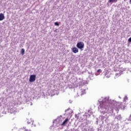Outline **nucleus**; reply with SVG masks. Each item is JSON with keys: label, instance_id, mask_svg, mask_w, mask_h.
I'll list each match as a JSON object with an SVG mask.
<instances>
[{"label": "nucleus", "instance_id": "7ed1b4c3", "mask_svg": "<svg viewBox=\"0 0 131 131\" xmlns=\"http://www.w3.org/2000/svg\"><path fill=\"white\" fill-rule=\"evenodd\" d=\"M70 119L68 118H66L64 121L62 122V123L61 124V126L65 125V124H67V123L68 121H69Z\"/></svg>", "mask_w": 131, "mask_h": 131}, {"label": "nucleus", "instance_id": "423d86ee", "mask_svg": "<svg viewBox=\"0 0 131 131\" xmlns=\"http://www.w3.org/2000/svg\"><path fill=\"white\" fill-rule=\"evenodd\" d=\"M5 19V15L3 13H0V21H3Z\"/></svg>", "mask_w": 131, "mask_h": 131}, {"label": "nucleus", "instance_id": "f257e3e1", "mask_svg": "<svg viewBox=\"0 0 131 131\" xmlns=\"http://www.w3.org/2000/svg\"><path fill=\"white\" fill-rule=\"evenodd\" d=\"M77 48L78 49H83L84 48V43L82 41H80L77 43Z\"/></svg>", "mask_w": 131, "mask_h": 131}, {"label": "nucleus", "instance_id": "20e7f679", "mask_svg": "<svg viewBox=\"0 0 131 131\" xmlns=\"http://www.w3.org/2000/svg\"><path fill=\"white\" fill-rule=\"evenodd\" d=\"M72 50L73 51V53H74V54L78 53V49H77L76 47L73 48Z\"/></svg>", "mask_w": 131, "mask_h": 131}, {"label": "nucleus", "instance_id": "9b49d317", "mask_svg": "<svg viewBox=\"0 0 131 131\" xmlns=\"http://www.w3.org/2000/svg\"><path fill=\"white\" fill-rule=\"evenodd\" d=\"M128 42H131V37L128 39Z\"/></svg>", "mask_w": 131, "mask_h": 131}, {"label": "nucleus", "instance_id": "f8f14e48", "mask_svg": "<svg viewBox=\"0 0 131 131\" xmlns=\"http://www.w3.org/2000/svg\"><path fill=\"white\" fill-rule=\"evenodd\" d=\"M100 71H101V69H99V70H97V72H100Z\"/></svg>", "mask_w": 131, "mask_h": 131}, {"label": "nucleus", "instance_id": "39448f33", "mask_svg": "<svg viewBox=\"0 0 131 131\" xmlns=\"http://www.w3.org/2000/svg\"><path fill=\"white\" fill-rule=\"evenodd\" d=\"M109 105V103L108 102H103L102 103V107L106 108H107V106Z\"/></svg>", "mask_w": 131, "mask_h": 131}, {"label": "nucleus", "instance_id": "f03ea898", "mask_svg": "<svg viewBox=\"0 0 131 131\" xmlns=\"http://www.w3.org/2000/svg\"><path fill=\"white\" fill-rule=\"evenodd\" d=\"M35 79H36V75H31L29 78V81L30 82H34V81H35Z\"/></svg>", "mask_w": 131, "mask_h": 131}, {"label": "nucleus", "instance_id": "2eb2a0df", "mask_svg": "<svg viewBox=\"0 0 131 131\" xmlns=\"http://www.w3.org/2000/svg\"><path fill=\"white\" fill-rule=\"evenodd\" d=\"M125 99H127V97H125Z\"/></svg>", "mask_w": 131, "mask_h": 131}, {"label": "nucleus", "instance_id": "0eeeda50", "mask_svg": "<svg viewBox=\"0 0 131 131\" xmlns=\"http://www.w3.org/2000/svg\"><path fill=\"white\" fill-rule=\"evenodd\" d=\"M20 54L21 55H24V54H25V50H24V49H21Z\"/></svg>", "mask_w": 131, "mask_h": 131}, {"label": "nucleus", "instance_id": "1a4fd4ad", "mask_svg": "<svg viewBox=\"0 0 131 131\" xmlns=\"http://www.w3.org/2000/svg\"><path fill=\"white\" fill-rule=\"evenodd\" d=\"M77 119H79V121H82V120H83V119H82V118H80L79 119V117H77Z\"/></svg>", "mask_w": 131, "mask_h": 131}, {"label": "nucleus", "instance_id": "ddd939ff", "mask_svg": "<svg viewBox=\"0 0 131 131\" xmlns=\"http://www.w3.org/2000/svg\"><path fill=\"white\" fill-rule=\"evenodd\" d=\"M129 3H130V4H131V0H130Z\"/></svg>", "mask_w": 131, "mask_h": 131}, {"label": "nucleus", "instance_id": "9d476101", "mask_svg": "<svg viewBox=\"0 0 131 131\" xmlns=\"http://www.w3.org/2000/svg\"><path fill=\"white\" fill-rule=\"evenodd\" d=\"M54 25L55 26H59V23H58V22H55V23H54Z\"/></svg>", "mask_w": 131, "mask_h": 131}, {"label": "nucleus", "instance_id": "4468645a", "mask_svg": "<svg viewBox=\"0 0 131 131\" xmlns=\"http://www.w3.org/2000/svg\"><path fill=\"white\" fill-rule=\"evenodd\" d=\"M115 105H116H116H117V103H115Z\"/></svg>", "mask_w": 131, "mask_h": 131}, {"label": "nucleus", "instance_id": "6e6552de", "mask_svg": "<svg viewBox=\"0 0 131 131\" xmlns=\"http://www.w3.org/2000/svg\"><path fill=\"white\" fill-rule=\"evenodd\" d=\"M117 0H109L108 3H117Z\"/></svg>", "mask_w": 131, "mask_h": 131}]
</instances>
